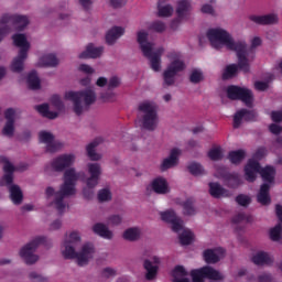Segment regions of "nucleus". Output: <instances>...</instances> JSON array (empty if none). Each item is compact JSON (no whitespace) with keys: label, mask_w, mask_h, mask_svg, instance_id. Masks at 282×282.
Masks as SVG:
<instances>
[{"label":"nucleus","mask_w":282,"mask_h":282,"mask_svg":"<svg viewBox=\"0 0 282 282\" xmlns=\"http://www.w3.org/2000/svg\"><path fill=\"white\" fill-rule=\"evenodd\" d=\"M61 149H63V143L54 139L46 144V153H56V151H61Z\"/></svg>","instance_id":"nucleus-45"},{"label":"nucleus","mask_w":282,"mask_h":282,"mask_svg":"<svg viewBox=\"0 0 282 282\" xmlns=\"http://www.w3.org/2000/svg\"><path fill=\"white\" fill-rule=\"evenodd\" d=\"M100 180V177L98 176H90L87 178L86 184L88 186V188H96V186H98V181Z\"/></svg>","instance_id":"nucleus-59"},{"label":"nucleus","mask_w":282,"mask_h":282,"mask_svg":"<svg viewBox=\"0 0 282 282\" xmlns=\"http://www.w3.org/2000/svg\"><path fill=\"white\" fill-rule=\"evenodd\" d=\"M61 250L64 259H72V231L66 232Z\"/></svg>","instance_id":"nucleus-30"},{"label":"nucleus","mask_w":282,"mask_h":282,"mask_svg":"<svg viewBox=\"0 0 282 282\" xmlns=\"http://www.w3.org/2000/svg\"><path fill=\"white\" fill-rule=\"evenodd\" d=\"M29 279L33 282H45L47 279L45 276L39 274L36 271H33L29 274Z\"/></svg>","instance_id":"nucleus-57"},{"label":"nucleus","mask_w":282,"mask_h":282,"mask_svg":"<svg viewBox=\"0 0 282 282\" xmlns=\"http://www.w3.org/2000/svg\"><path fill=\"white\" fill-rule=\"evenodd\" d=\"M4 162L3 171L4 175L0 180V186H8L10 193V199L15 205L19 206L23 204V191L19 185H14V165L8 161L6 158H1Z\"/></svg>","instance_id":"nucleus-4"},{"label":"nucleus","mask_w":282,"mask_h":282,"mask_svg":"<svg viewBox=\"0 0 282 282\" xmlns=\"http://www.w3.org/2000/svg\"><path fill=\"white\" fill-rule=\"evenodd\" d=\"M281 232H282V227L281 225H276L270 230V239L271 241H280L281 240Z\"/></svg>","instance_id":"nucleus-47"},{"label":"nucleus","mask_w":282,"mask_h":282,"mask_svg":"<svg viewBox=\"0 0 282 282\" xmlns=\"http://www.w3.org/2000/svg\"><path fill=\"white\" fill-rule=\"evenodd\" d=\"M40 63L43 65V67H56L58 65V58L54 54H46L43 55L40 59Z\"/></svg>","instance_id":"nucleus-38"},{"label":"nucleus","mask_w":282,"mask_h":282,"mask_svg":"<svg viewBox=\"0 0 282 282\" xmlns=\"http://www.w3.org/2000/svg\"><path fill=\"white\" fill-rule=\"evenodd\" d=\"M117 274V271L116 269H112V268H105L102 271H101V276L104 279H111V276H116Z\"/></svg>","instance_id":"nucleus-56"},{"label":"nucleus","mask_w":282,"mask_h":282,"mask_svg":"<svg viewBox=\"0 0 282 282\" xmlns=\"http://www.w3.org/2000/svg\"><path fill=\"white\" fill-rule=\"evenodd\" d=\"M227 97L229 100H241V102H245L246 107H252L254 100L252 90L235 85L227 87Z\"/></svg>","instance_id":"nucleus-10"},{"label":"nucleus","mask_w":282,"mask_h":282,"mask_svg":"<svg viewBox=\"0 0 282 282\" xmlns=\"http://www.w3.org/2000/svg\"><path fill=\"white\" fill-rule=\"evenodd\" d=\"M122 224V216L120 215H110L108 218H107V225L108 226H120Z\"/></svg>","instance_id":"nucleus-54"},{"label":"nucleus","mask_w":282,"mask_h":282,"mask_svg":"<svg viewBox=\"0 0 282 282\" xmlns=\"http://www.w3.org/2000/svg\"><path fill=\"white\" fill-rule=\"evenodd\" d=\"M267 150L265 148H258L253 154V160H263L265 158Z\"/></svg>","instance_id":"nucleus-60"},{"label":"nucleus","mask_w":282,"mask_h":282,"mask_svg":"<svg viewBox=\"0 0 282 282\" xmlns=\"http://www.w3.org/2000/svg\"><path fill=\"white\" fill-rule=\"evenodd\" d=\"M45 243H47V238L44 236H40L33 239L31 242L26 243L20 250V257L21 259H23L26 265H33V263H36V261H39V256L34 254V252H36L39 246H45Z\"/></svg>","instance_id":"nucleus-9"},{"label":"nucleus","mask_w":282,"mask_h":282,"mask_svg":"<svg viewBox=\"0 0 282 282\" xmlns=\"http://www.w3.org/2000/svg\"><path fill=\"white\" fill-rule=\"evenodd\" d=\"M51 165L52 169H54V171H56L57 173L65 171V169L72 165V154H63L57 156L53 160Z\"/></svg>","instance_id":"nucleus-22"},{"label":"nucleus","mask_w":282,"mask_h":282,"mask_svg":"<svg viewBox=\"0 0 282 282\" xmlns=\"http://www.w3.org/2000/svg\"><path fill=\"white\" fill-rule=\"evenodd\" d=\"M269 131L273 133V135H280V133H282V127L276 123H271L269 126Z\"/></svg>","instance_id":"nucleus-61"},{"label":"nucleus","mask_w":282,"mask_h":282,"mask_svg":"<svg viewBox=\"0 0 282 282\" xmlns=\"http://www.w3.org/2000/svg\"><path fill=\"white\" fill-rule=\"evenodd\" d=\"M193 237H194V235L192 234L191 230H184L178 236L181 246H191L193 243Z\"/></svg>","instance_id":"nucleus-42"},{"label":"nucleus","mask_w":282,"mask_h":282,"mask_svg":"<svg viewBox=\"0 0 282 282\" xmlns=\"http://www.w3.org/2000/svg\"><path fill=\"white\" fill-rule=\"evenodd\" d=\"M186 64L182 59H174L167 66V68L163 73L164 85L171 87V85H175V77L180 72H184Z\"/></svg>","instance_id":"nucleus-12"},{"label":"nucleus","mask_w":282,"mask_h":282,"mask_svg":"<svg viewBox=\"0 0 282 282\" xmlns=\"http://www.w3.org/2000/svg\"><path fill=\"white\" fill-rule=\"evenodd\" d=\"M228 160L231 162V164H241V162L246 160V151L245 150L231 151L228 154Z\"/></svg>","instance_id":"nucleus-34"},{"label":"nucleus","mask_w":282,"mask_h":282,"mask_svg":"<svg viewBox=\"0 0 282 282\" xmlns=\"http://www.w3.org/2000/svg\"><path fill=\"white\" fill-rule=\"evenodd\" d=\"M78 69L79 72H83V74H94V72H96L91 66L87 64H80Z\"/></svg>","instance_id":"nucleus-63"},{"label":"nucleus","mask_w":282,"mask_h":282,"mask_svg":"<svg viewBox=\"0 0 282 282\" xmlns=\"http://www.w3.org/2000/svg\"><path fill=\"white\" fill-rule=\"evenodd\" d=\"M56 194V195H55ZM55 195L54 204L58 213L65 212V197L72 195V169H68L64 173V184L61 186L58 192H54V187L46 188V196L52 197Z\"/></svg>","instance_id":"nucleus-5"},{"label":"nucleus","mask_w":282,"mask_h":282,"mask_svg":"<svg viewBox=\"0 0 282 282\" xmlns=\"http://www.w3.org/2000/svg\"><path fill=\"white\" fill-rule=\"evenodd\" d=\"M124 35V28L113 26L106 33L107 45H113L120 36Z\"/></svg>","instance_id":"nucleus-24"},{"label":"nucleus","mask_w":282,"mask_h":282,"mask_svg":"<svg viewBox=\"0 0 282 282\" xmlns=\"http://www.w3.org/2000/svg\"><path fill=\"white\" fill-rule=\"evenodd\" d=\"M202 80H204V74L202 73V70H198V69L192 70L189 75V83H193V85H197L202 83Z\"/></svg>","instance_id":"nucleus-44"},{"label":"nucleus","mask_w":282,"mask_h":282,"mask_svg":"<svg viewBox=\"0 0 282 282\" xmlns=\"http://www.w3.org/2000/svg\"><path fill=\"white\" fill-rule=\"evenodd\" d=\"M188 12H191V0L178 1L176 8L177 21H183V19H186V17H188Z\"/></svg>","instance_id":"nucleus-26"},{"label":"nucleus","mask_w":282,"mask_h":282,"mask_svg":"<svg viewBox=\"0 0 282 282\" xmlns=\"http://www.w3.org/2000/svg\"><path fill=\"white\" fill-rule=\"evenodd\" d=\"M138 110L142 113V129L155 131L158 129V104L151 100H144L139 104Z\"/></svg>","instance_id":"nucleus-7"},{"label":"nucleus","mask_w":282,"mask_h":282,"mask_svg":"<svg viewBox=\"0 0 282 282\" xmlns=\"http://www.w3.org/2000/svg\"><path fill=\"white\" fill-rule=\"evenodd\" d=\"M25 58H28V55L23 57L21 56V53H19L18 56L12 61L11 70L15 72L17 74H21Z\"/></svg>","instance_id":"nucleus-41"},{"label":"nucleus","mask_w":282,"mask_h":282,"mask_svg":"<svg viewBox=\"0 0 282 282\" xmlns=\"http://www.w3.org/2000/svg\"><path fill=\"white\" fill-rule=\"evenodd\" d=\"M88 173L90 177H100L101 169L98 163H89L88 164Z\"/></svg>","instance_id":"nucleus-46"},{"label":"nucleus","mask_w":282,"mask_h":282,"mask_svg":"<svg viewBox=\"0 0 282 282\" xmlns=\"http://www.w3.org/2000/svg\"><path fill=\"white\" fill-rule=\"evenodd\" d=\"M183 214L187 217L196 215L197 210L195 209V200L193 198H187L183 204Z\"/></svg>","instance_id":"nucleus-39"},{"label":"nucleus","mask_w":282,"mask_h":282,"mask_svg":"<svg viewBox=\"0 0 282 282\" xmlns=\"http://www.w3.org/2000/svg\"><path fill=\"white\" fill-rule=\"evenodd\" d=\"M257 173L261 175L263 182H268L260 186V191L257 195V202L262 206H269V204L272 202V198H270V184L274 182L276 170L270 165L262 169L259 161L250 159L245 166V175L247 182H254L257 180Z\"/></svg>","instance_id":"nucleus-2"},{"label":"nucleus","mask_w":282,"mask_h":282,"mask_svg":"<svg viewBox=\"0 0 282 282\" xmlns=\"http://www.w3.org/2000/svg\"><path fill=\"white\" fill-rule=\"evenodd\" d=\"M236 202L239 206L248 207L252 203V198L246 194H240L236 197Z\"/></svg>","instance_id":"nucleus-48"},{"label":"nucleus","mask_w":282,"mask_h":282,"mask_svg":"<svg viewBox=\"0 0 282 282\" xmlns=\"http://www.w3.org/2000/svg\"><path fill=\"white\" fill-rule=\"evenodd\" d=\"M173 279H180L182 276H188V272H186V269L183 265H176L174 270L172 271Z\"/></svg>","instance_id":"nucleus-51"},{"label":"nucleus","mask_w":282,"mask_h":282,"mask_svg":"<svg viewBox=\"0 0 282 282\" xmlns=\"http://www.w3.org/2000/svg\"><path fill=\"white\" fill-rule=\"evenodd\" d=\"M39 138H40V142L47 145L51 142H53L54 134H52V132L42 131V132L39 133Z\"/></svg>","instance_id":"nucleus-50"},{"label":"nucleus","mask_w":282,"mask_h":282,"mask_svg":"<svg viewBox=\"0 0 282 282\" xmlns=\"http://www.w3.org/2000/svg\"><path fill=\"white\" fill-rule=\"evenodd\" d=\"M72 101L74 102L73 110L76 116H80L83 113V105L84 107H90L96 102V91L91 88H86L85 90L72 93Z\"/></svg>","instance_id":"nucleus-8"},{"label":"nucleus","mask_w":282,"mask_h":282,"mask_svg":"<svg viewBox=\"0 0 282 282\" xmlns=\"http://www.w3.org/2000/svg\"><path fill=\"white\" fill-rule=\"evenodd\" d=\"M104 142L105 139H102V137H97L86 145V153L91 162H98V160H101L102 155L98 154L96 149H98V147H100V144Z\"/></svg>","instance_id":"nucleus-18"},{"label":"nucleus","mask_w":282,"mask_h":282,"mask_svg":"<svg viewBox=\"0 0 282 282\" xmlns=\"http://www.w3.org/2000/svg\"><path fill=\"white\" fill-rule=\"evenodd\" d=\"M26 84L29 89H32L33 91L41 89V79L39 78L36 70L29 73L26 77Z\"/></svg>","instance_id":"nucleus-32"},{"label":"nucleus","mask_w":282,"mask_h":282,"mask_svg":"<svg viewBox=\"0 0 282 282\" xmlns=\"http://www.w3.org/2000/svg\"><path fill=\"white\" fill-rule=\"evenodd\" d=\"M149 33L145 31H139L137 33V41L140 45L141 52L148 61H150V67L153 72H160L162 67V54H164V48L159 47L153 51L154 44L149 42Z\"/></svg>","instance_id":"nucleus-3"},{"label":"nucleus","mask_w":282,"mask_h":282,"mask_svg":"<svg viewBox=\"0 0 282 282\" xmlns=\"http://www.w3.org/2000/svg\"><path fill=\"white\" fill-rule=\"evenodd\" d=\"M140 229L132 227V228H128L124 232H123V239H126V241H138V239H140Z\"/></svg>","instance_id":"nucleus-40"},{"label":"nucleus","mask_w":282,"mask_h":282,"mask_svg":"<svg viewBox=\"0 0 282 282\" xmlns=\"http://www.w3.org/2000/svg\"><path fill=\"white\" fill-rule=\"evenodd\" d=\"M79 4L85 12H89L91 10V6H94V2L91 0H79Z\"/></svg>","instance_id":"nucleus-62"},{"label":"nucleus","mask_w":282,"mask_h":282,"mask_svg":"<svg viewBox=\"0 0 282 282\" xmlns=\"http://www.w3.org/2000/svg\"><path fill=\"white\" fill-rule=\"evenodd\" d=\"M161 219L162 221H166V224H172L173 232H180L184 228V220L177 217V214L173 209L161 213Z\"/></svg>","instance_id":"nucleus-14"},{"label":"nucleus","mask_w":282,"mask_h":282,"mask_svg":"<svg viewBox=\"0 0 282 282\" xmlns=\"http://www.w3.org/2000/svg\"><path fill=\"white\" fill-rule=\"evenodd\" d=\"M94 252H96L94 243L86 242L82 247L80 252H76V249H74V247L72 248V259H77V265H87V263H89V259H93Z\"/></svg>","instance_id":"nucleus-13"},{"label":"nucleus","mask_w":282,"mask_h":282,"mask_svg":"<svg viewBox=\"0 0 282 282\" xmlns=\"http://www.w3.org/2000/svg\"><path fill=\"white\" fill-rule=\"evenodd\" d=\"M51 104L53 107L57 108L58 111H62V109H65V105H63V100H61V96L58 95H53L51 97Z\"/></svg>","instance_id":"nucleus-55"},{"label":"nucleus","mask_w":282,"mask_h":282,"mask_svg":"<svg viewBox=\"0 0 282 282\" xmlns=\"http://www.w3.org/2000/svg\"><path fill=\"white\" fill-rule=\"evenodd\" d=\"M231 221L232 224H241V221H247V224H250V221H252V216H246L243 213H240L234 216Z\"/></svg>","instance_id":"nucleus-52"},{"label":"nucleus","mask_w":282,"mask_h":282,"mask_svg":"<svg viewBox=\"0 0 282 282\" xmlns=\"http://www.w3.org/2000/svg\"><path fill=\"white\" fill-rule=\"evenodd\" d=\"M209 195L215 199H219L220 197H228L230 193L221 187L219 183H209Z\"/></svg>","instance_id":"nucleus-27"},{"label":"nucleus","mask_w":282,"mask_h":282,"mask_svg":"<svg viewBox=\"0 0 282 282\" xmlns=\"http://www.w3.org/2000/svg\"><path fill=\"white\" fill-rule=\"evenodd\" d=\"M13 43L15 47H20L19 54L22 57L28 56V52L30 51V42H28V37H25V34L18 33L12 36Z\"/></svg>","instance_id":"nucleus-21"},{"label":"nucleus","mask_w":282,"mask_h":282,"mask_svg":"<svg viewBox=\"0 0 282 282\" xmlns=\"http://www.w3.org/2000/svg\"><path fill=\"white\" fill-rule=\"evenodd\" d=\"M192 282H204V279L210 281H223L224 275L213 267L205 265L200 269H194L191 271Z\"/></svg>","instance_id":"nucleus-11"},{"label":"nucleus","mask_w":282,"mask_h":282,"mask_svg":"<svg viewBox=\"0 0 282 282\" xmlns=\"http://www.w3.org/2000/svg\"><path fill=\"white\" fill-rule=\"evenodd\" d=\"M207 39L215 50H221V45H225L227 50L236 52L238 64H229L226 66L223 73V80H230L235 78L239 69L245 74L250 72V62L248 61V45L245 41H235L230 33L224 29H209L207 31Z\"/></svg>","instance_id":"nucleus-1"},{"label":"nucleus","mask_w":282,"mask_h":282,"mask_svg":"<svg viewBox=\"0 0 282 282\" xmlns=\"http://www.w3.org/2000/svg\"><path fill=\"white\" fill-rule=\"evenodd\" d=\"M225 182L229 188H237L241 185V177L237 173L225 174Z\"/></svg>","instance_id":"nucleus-35"},{"label":"nucleus","mask_w":282,"mask_h":282,"mask_svg":"<svg viewBox=\"0 0 282 282\" xmlns=\"http://www.w3.org/2000/svg\"><path fill=\"white\" fill-rule=\"evenodd\" d=\"M93 231L95 235L102 237V239H113V232L102 223L95 224L93 226Z\"/></svg>","instance_id":"nucleus-28"},{"label":"nucleus","mask_w":282,"mask_h":282,"mask_svg":"<svg viewBox=\"0 0 282 282\" xmlns=\"http://www.w3.org/2000/svg\"><path fill=\"white\" fill-rule=\"evenodd\" d=\"M143 268L147 271L145 279L147 281H153L155 276H158V265H153V262L151 260H144Z\"/></svg>","instance_id":"nucleus-33"},{"label":"nucleus","mask_w":282,"mask_h":282,"mask_svg":"<svg viewBox=\"0 0 282 282\" xmlns=\"http://www.w3.org/2000/svg\"><path fill=\"white\" fill-rule=\"evenodd\" d=\"M180 155H182V150L174 148L170 152V156L163 160L161 165V171H169V169H173V166H177V162H180Z\"/></svg>","instance_id":"nucleus-20"},{"label":"nucleus","mask_w":282,"mask_h":282,"mask_svg":"<svg viewBox=\"0 0 282 282\" xmlns=\"http://www.w3.org/2000/svg\"><path fill=\"white\" fill-rule=\"evenodd\" d=\"M257 118L254 111L248 109H240L234 116V129H239L241 127V121L246 120V122H252Z\"/></svg>","instance_id":"nucleus-16"},{"label":"nucleus","mask_w":282,"mask_h":282,"mask_svg":"<svg viewBox=\"0 0 282 282\" xmlns=\"http://www.w3.org/2000/svg\"><path fill=\"white\" fill-rule=\"evenodd\" d=\"M152 191L158 195H166V193H169V184L162 177L154 178L152 182Z\"/></svg>","instance_id":"nucleus-29"},{"label":"nucleus","mask_w":282,"mask_h":282,"mask_svg":"<svg viewBox=\"0 0 282 282\" xmlns=\"http://www.w3.org/2000/svg\"><path fill=\"white\" fill-rule=\"evenodd\" d=\"M249 20L257 25H276L279 15L276 13H268L264 15H249Z\"/></svg>","instance_id":"nucleus-17"},{"label":"nucleus","mask_w":282,"mask_h":282,"mask_svg":"<svg viewBox=\"0 0 282 282\" xmlns=\"http://www.w3.org/2000/svg\"><path fill=\"white\" fill-rule=\"evenodd\" d=\"M159 17H173V6L164 4V0H159L158 2Z\"/></svg>","instance_id":"nucleus-36"},{"label":"nucleus","mask_w":282,"mask_h":282,"mask_svg":"<svg viewBox=\"0 0 282 282\" xmlns=\"http://www.w3.org/2000/svg\"><path fill=\"white\" fill-rule=\"evenodd\" d=\"M150 30L153 32H158L159 34H162V32L166 31V24L162 21H154L150 25Z\"/></svg>","instance_id":"nucleus-49"},{"label":"nucleus","mask_w":282,"mask_h":282,"mask_svg":"<svg viewBox=\"0 0 282 282\" xmlns=\"http://www.w3.org/2000/svg\"><path fill=\"white\" fill-rule=\"evenodd\" d=\"M271 119L273 122H282V111H272Z\"/></svg>","instance_id":"nucleus-64"},{"label":"nucleus","mask_w":282,"mask_h":282,"mask_svg":"<svg viewBox=\"0 0 282 282\" xmlns=\"http://www.w3.org/2000/svg\"><path fill=\"white\" fill-rule=\"evenodd\" d=\"M208 158L213 162H219V160L224 159V153L221 152V148H213L208 152Z\"/></svg>","instance_id":"nucleus-43"},{"label":"nucleus","mask_w":282,"mask_h":282,"mask_svg":"<svg viewBox=\"0 0 282 282\" xmlns=\"http://www.w3.org/2000/svg\"><path fill=\"white\" fill-rule=\"evenodd\" d=\"M102 52H105V47H96L94 46V43H89L86 46V50L79 54V58H100Z\"/></svg>","instance_id":"nucleus-23"},{"label":"nucleus","mask_w":282,"mask_h":282,"mask_svg":"<svg viewBox=\"0 0 282 282\" xmlns=\"http://www.w3.org/2000/svg\"><path fill=\"white\" fill-rule=\"evenodd\" d=\"M206 263H219L226 257V249L218 247L215 249H206L203 253Z\"/></svg>","instance_id":"nucleus-15"},{"label":"nucleus","mask_w":282,"mask_h":282,"mask_svg":"<svg viewBox=\"0 0 282 282\" xmlns=\"http://www.w3.org/2000/svg\"><path fill=\"white\" fill-rule=\"evenodd\" d=\"M14 116L17 112L13 108H8L4 112V118L7 120L4 128L2 129V134L12 138L14 135Z\"/></svg>","instance_id":"nucleus-19"},{"label":"nucleus","mask_w":282,"mask_h":282,"mask_svg":"<svg viewBox=\"0 0 282 282\" xmlns=\"http://www.w3.org/2000/svg\"><path fill=\"white\" fill-rule=\"evenodd\" d=\"M28 25H30V20L25 15L3 14L0 19V43L6 34H10L12 28L18 30V32H23Z\"/></svg>","instance_id":"nucleus-6"},{"label":"nucleus","mask_w":282,"mask_h":282,"mask_svg":"<svg viewBox=\"0 0 282 282\" xmlns=\"http://www.w3.org/2000/svg\"><path fill=\"white\" fill-rule=\"evenodd\" d=\"M270 87V82H256L254 83V88L257 91H265Z\"/></svg>","instance_id":"nucleus-58"},{"label":"nucleus","mask_w":282,"mask_h":282,"mask_svg":"<svg viewBox=\"0 0 282 282\" xmlns=\"http://www.w3.org/2000/svg\"><path fill=\"white\" fill-rule=\"evenodd\" d=\"M35 109L39 113H41V116H43V118H47L48 120H56V118H58V112L51 111L50 105L47 104L35 106Z\"/></svg>","instance_id":"nucleus-31"},{"label":"nucleus","mask_w":282,"mask_h":282,"mask_svg":"<svg viewBox=\"0 0 282 282\" xmlns=\"http://www.w3.org/2000/svg\"><path fill=\"white\" fill-rule=\"evenodd\" d=\"M252 263L256 265H272L274 259L265 251H260L252 257Z\"/></svg>","instance_id":"nucleus-25"},{"label":"nucleus","mask_w":282,"mask_h":282,"mask_svg":"<svg viewBox=\"0 0 282 282\" xmlns=\"http://www.w3.org/2000/svg\"><path fill=\"white\" fill-rule=\"evenodd\" d=\"M187 171H189L191 175H194V177L206 175V170H204V166L197 162L189 163L187 165Z\"/></svg>","instance_id":"nucleus-37"},{"label":"nucleus","mask_w":282,"mask_h":282,"mask_svg":"<svg viewBox=\"0 0 282 282\" xmlns=\"http://www.w3.org/2000/svg\"><path fill=\"white\" fill-rule=\"evenodd\" d=\"M99 202H111V191L104 188L98 192Z\"/></svg>","instance_id":"nucleus-53"}]
</instances>
